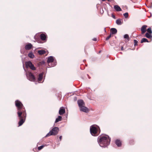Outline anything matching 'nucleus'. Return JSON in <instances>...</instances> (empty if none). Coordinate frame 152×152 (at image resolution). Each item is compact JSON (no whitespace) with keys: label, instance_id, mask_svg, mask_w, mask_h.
<instances>
[{"label":"nucleus","instance_id":"nucleus-1","mask_svg":"<svg viewBox=\"0 0 152 152\" xmlns=\"http://www.w3.org/2000/svg\"><path fill=\"white\" fill-rule=\"evenodd\" d=\"M110 141V138L107 135L99 136L98 142L99 145L102 147H106L108 145Z\"/></svg>","mask_w":152,"mask_h":152},{"label":"nucleus","instance_id":"nucleus-2","mask_svg":"<svg viewBox=\"0 0 152 152\" xmlns=\"http://www.w3.org/2000/svg\"><path fill=\"white\" fill-rule=\"evenodd\" d=\"M15 104L17 107L18 117L20 118H22V115L23 114L24 117H26V110L22 103L18 100H16L15 102Z\"/></svg>","mask_w":152,"mask_h":152},{"label":"nucleus","instance_id":"nucleus-3","mask_svg":"<svg viewBox=\"0 0 152 152\" xmlns=\"http://www.w3.org/2000/svg\"><path fill=\"white\" fill-rule=\"evenodd\" d=\"M58 130L59 128L58 127H54L46 134L45 137H47L52 135H55L58 134Z\"/></svg>","mask_w":152,"mask_h":152},{"label":"nucleus","instance_id":"nucleus-4","mask_svg":"<svg viewBox=\"0 0 152 152\" xmlns=\"http://www.w3.org/2000/svg\"><path fill=\"white\" fill-rule=\"evenodd\" d=\"M90 132L91 134L94 136H96L98 135L97 128L94 125L90 127Z\"/></svg>","mask_w":152,"mask_h":152},{"label":"nucleus","instance_id":"nucleus-5","mask_svg":"<svg viewBox=\"0 0 152 152\" xmlns=\"http://www.w3.org/2000/svg\"><path fill=\"white\" fill-rule=\"evenodd\" d=\"M26 75L27 79L31 81H34L35 78L34 75L31 72H27Z\"/></svg>","mask_w":152,"mask_h":152},{"label":"nucleus","instance_id":"nucleus-6","mask_svg":"<svg viewBox=\"0 0 152 152\" xmlns=\"http://www.w3.org/2000/svg\"><path fill=\"white\" fill-rule=\"evenodd\" d=\"M26 67L27 68L29 67L32 70H35L36 69V68L33 64H32L31 62L30 61H28L26 62L25 63Z\"/></svg>","mask_w":152,"mask_h":152},{"label":"nucleus","instance_id":"nucleus-7","mask_svg":"<svg viewBox=\"0 0 152 152\" xmlns=\"http://www.w3.org/2000/svg\"><path fill=\"white\" fill-rule=\"evenodd\" d=\"M47 62L48 63H52L54 62L53 64L51 65L52 67H53L56 66V62L54 61V59L52 56H50L48 57L47 60Z\"/></svg>","mask_w":152,"mask_h":152},{"label":"nucleus","instance_id":"nucleus-8","mask_svg":"<svg viewBox=\"0 0 152 152\" xmlns=\"http://www.w3.org/2000/svg\"><path fill=\"white\" fill-rule=\"evenodd\" d=\"M77 103L80 108L85 106V103L83 101L82 99L79 100L77 101Z\"/></svg>","mask_w":152,"mask_h":152},{"label":"nucleus","instance_id":"nucleus-9","mask_svg":"<svg viewBox=\"0 0 152 152\" xmlns=\"http://www.w3.org/2000/svg\"><path fill=\"white\" fill-rule=\"evenodd\" d=\"M80 110L81 111L85 112L86 113H88L89 111L87 107H85V106L82 107H80Z\"/></svg>","mask_w":152,"mask_h":152},{"label":"nucleus","instance_id":"nucleus-10","mask_svg":"<svg viewBox=\"0 0 152 152\" xmlns=\"http://www.w3.org/2000/svg\"><path fill=\"white\" fill-rule=\"evenodd\" d=\"M22 116H21L22 118H20L19 117L20 119V121L18 122L19 126H21L25 122V120L23 118H26V117L25 118V117H23V114H22Z\"/></svg>","mask_w":152,"mask_h":152},{"label":"nucleus","instance_id":"nucleus-11","mask_svg":"<svg viewBox=\"0 0 152 152\" xmlns=\"http://www.w3.org/2000/svg\"><path fill=\"white\" fill-rule=\"evenodd\" d=\"M65 109L63 107H61L59 111V115H63L65 113Z\"/></svg>","mask_w":152,"mask_h":152},{"label":"nucleus","instance_id":"nucleus-12","mask_svg":"<svg viewBox=\"0 0 152 152\" xmlns=\"http://www.w3.org/2000/svg\"><path fill=\"white\" fill-rule=\"evenodd\" d=\"M147 26L144 25H143L141 28V33L143 34L145 33L146 31V28Z\"/></svg>","mask_w":152,"mask_h":152},{"label":"nucleus","instance_id":"nucleus-13","mask_svg":"<svg viewBox=\"0 0 152 152\" xmlns=\"http://www.w3.org/2000/svg\"><path fill=\"white\" fill-rule=\"evenodd\" d=\"M32 46V45L31 43H29L26 45L25 46V49L26 50H30Z\"/></svg>","mask_w":152,"mask_h":152},{"label":"nucleus","instance_id":"nucleus-14","mask_svg":"<svg viewBox=\"0 0 152 152\" xmlns=\"http://www.w3.org/2000/svg\"><path fill=\"white\" fill-rule=\"evenodd\" d=\"M114 8L117 11H120L122 10L120 7L118 5H115L114 6Z\"/></svg>","mask_w":152,"mask_h":152},{"label":"nucleus","instance_id":"nucleus-15","mask_svg":"<svg viewBox=\"0 0 152 152\" xmlns=\"http://www.w3.org/2000/svg\"><path fill=\"white\" fill-rule=\"evenodd\" d=\"M123 20L121 19H118L116 20V23L118 25H121L123 23Z\"/></svg>","mask_w":152,"mask_h":152},{"label":"nucleus","instance_id":"nucleus-16","mask_svg":"<svg viewBox=\"0 0 152 152\" xmlns=\"http://www.w3.org/2000/svg\"><path fill=\"white\" fill-rule=\"evenodd\" d=\"M111 34H115L117 32V29L114 28H112L110 29Z\"/></svg>","mask_w":152,"mask_h":152},{"label":"nucleus","instance_id":"nucleus-17","mask_svg":"<svg viewBox=\"0 0 152 152\" xmlns=\"http://www.w3.org/2000/svg\"><path fill=\"white\" fill-rule=\"evenodd\" d=\"M43 75V73H40L39 74V77L38 78V81L39 82V83H40L41 82H40L42 80V77Z\"/></svg>","mask_w":152,"mask_h":152},{"label":"nucleus","instance_id":"nucleus-18","mask_svg":"<svg viewBox=\"0 0 152 152\" xmlns=\"http://www.w3.org/2000/svg\"><path fill=\"white\" fill-rule=\"evenodd\" d=\"M62 117L61 116H58L57 118L55 121V123H57L59 121H61Z\"/></svg>","mask_w":152,"mask_h":152},{"label":"nucleus","instance_id":"nucleus-19","mask_svg":"<svg viewBox=\"0 0 152 152\" xmlns=\"http://www.w3.org/2000/svg\"><path fill=\"white\" fill-rule=\"evenodd\" d=\"M40 38L43 41L45 40L46 39V36L45 34H42L40 35Z\"/></svg>","mask_w":152,"mask_h":152},{"label":"nucleus","instance_id":"nucleus-20","mask_svg":"<svg viewBox=\"0 0 152 152\" xmlns=\"http://www.w3.org/2000/svg\"><path fill=\"white\" fill-rule=\"evenodd\" d=\"M115 144L118 147H120L121 146V142L120 140H116Z\"/></svg>","mask_w":152,"mask_h":152},{"label":"nucleus","instance_id":"nucleus-21","mask_svg":"<svg viewBox=\"0 0 152 152\" xmlns=\"http://www.w3.org/2000/svg\"><path fill=\"white\" fill-rule=\"evenodd\" d=\"M145 36L148 38H151L152 37V36L151 34L146 33L145 34Z\"/></svg>","mask_w":152,"mask_h":152},{"label":"nucleus","instance_id":"nucleus-22","mask_svg":"<svg viewBox=\"0 0 152 152\" xmlns=\"http://www.w3.org/2000/svg\"><path fill=\"white\" fill-rule=\"evenodd\" d=\"M38 53L40 55H43L45 53V51L44 50H39L38 51Z\"/></svg>","mask_w":152,"mask_h":152},{"label":"nucleus","instance_id":"nucleus-23","mask_svg":"<svg viewBox=\"0 0 152 152\" xmlns=\"http://www.w3.org/2000/svg\"><path fill=\"white\" fill-rule=\"evenodd\" d=\"M148 40L145 38H143L142 39L141 41V43H142L143 42H148Z\"/></svg>","mask_w":152,"mask_h":152},{"label":"nucleus","instance_id":"nucleus-24","mask_svg":"<svg viewBox=\"0 0 152 152\" xmlns=\"http://www.w3.org/2000/svg\"><path fill=\"white\" fill-rule=\"evenodd\" d=\"M28 56L31 58H33L34 57V55L32 52H30L28 53Z\"/></svg>","mask_w":152,"mask_h":152},{"label":"nucleus","instance_id":"nucleus-25","mask_svg":"<svg viewBox=\"0 0 152 152\" xmlns=\"http://www.w3.org/2000/svg\"><path fill=\"white\" fill-rule=\"evenodd\" d=\"M147 33H149L150 34H151L152 33V31L151 30V28H148L147 29Z\"/></svg>","mask_w":152,"mask_h":152},{"label":"nucleus","instance_id":"nucleus-26","mask_svg":"<svg viewBox=\"0 0 152 152\" xmlns=\"http://www.w3.org/2000/svg\"><path fill=\"white\" fill-rule=\"evenodd\" d=\"M124 38L125 39H127L128 40H129V36L127 34H126L124 36Z\"/></svg>","mask_w":152,"mask_h":152},{"label":"nucleus","instance_id":"nucleus-27","mask_svg":"<svg viewBox=\"0 0 152 152\" xmlns=\"http://www.w3.org/2000/svg\"><path fill=\"white\" fill-rule=\"evenodd\" d=\"M124 15L126 18H128V12H126L124 14Z\"/></svg>","mask_w":152,"mask_h":152},{"label":"nucleus","instance_id":"nucleus-28","mask_svg":"<svg viewBox=\"0 0 152 152\" xmlns=\"http://www.w3.org/2000/svg\"><path fill=\"white\" fill-rule=\"evenodd\" d=\"M44 147V145H41V146L38 147V149L39 150H40L41 149H42Z\"/></svg>","mask_w":152,"mask_h":152},{"label":"nucleus","instance_id":"nucleus-29","mask_svg":"<svg viewBox=\"0 0 152 152\" xmlns=\"http://www.w3.org/2000/svg\"><path fill=\"white\" fill-rule=\"evenodd\" d=\"M134 46L137 45V43L138 42V41L136 40H134Z\"/></svg>","mask_w":152,"mask_h":152},{"label":"nucleus","instance_id":"nucleus-30","mask_svg":"<svg viewBox=\"0 0 152 152\" xmlns=\"http://www.w3.org/2000/svg\"><path fill=\"white\" fill-rule=\"evenodd\" d=\"M111 34H110L106 38V40H108L111 37Z\"/></svg>","mask_w":152,"mask_h":152},{"label":"nucleus","instance_id":"nucleus-31","mask_svg":"<svg viewBox=\"0 0 152 152\" xmlns=\"http://www.w3.org/2000/svg\"><path fill=\"white\" fill-rule=\"evenodd\" d=\"M111 16L113 18L115 19V15H114L113 14H112Z\"/></svg>","mask_w":152,"mask_h":152},{"label":"nucleus","instance_id":"nucleus-32","mask_svg":"<svg viewBox=\"0 0 152 152\" xmlns=\"http://www.w3.org/2000/svg\"><path fill=\"white\" fill-rule=\"evenodd\" d=\"M93 40L94 41H97V39L96 38H94Z\"/></svg>","mask_w":152,"mask_h":152},{"label":"nucleus","instance_id":"nucleus-33","mask_svg":"<svg viewBox=\"0 0 152 152\" xmlns=\"http://www.w3.org/2000/svg\"><path fill=\"white\" fill-rule=\"evenodd\" d=\"M62 137V136H60L59 137V139H60V141H61V140Z\"/></svg>","mask_w":152,"mask_h":152},{"label":"nucleus","instance_id":"nucleus-34","mask_svg":"<svg viewBox=\"0 0 152 152\" xmlns=\"http://www.w3.org/2000/svg\"><path fill=\"white\" fill-rule=\"evenodd\" d=\"M121 50H123V47L122 46L121 47Z\"/></svg>","mask_w":152,"mask_h":152},{"label":"nucleus","instance_id":"nucleus-35","mask_svg":"<svg viewBox=\"0 0 152 152\" xmlns=\"http://www.w3.org/2000/svg\"><path fill=\"white\" fill-rule=\"evenodd\" d=\"M42 64H44L45 63V62H44V61H42Z\"/></svg>","mask_w":152,"mask_h":152},{"label":"nucleus","instance_id":"nucleus-36","mask_svg":"<svg viewBox=\"0 0 152 152\" xmlns=\"http://www.w3.org/2000/svg\"><path fill=\"white\" fill-rule=\"evenodd\" d=\"M102 1H104L106 0H102Z\"/></svg>","mask_w":152,"mask_h":152},{"label":"nucleus","instance_id":"nucleus-37","mask_svg":"<svg viewBox=\"0 0 152 152\" xmlns=\"http://www.w3.org/2000/svg\"><path fill=\"white\" fill-rule=\"evenodd\" d=\"M101 52V51H99V53H100Z\"/></svg>","mask_w":152,"mask_h":152},{"label":"nucleus","instance_id":"nucleus-38","mask_svg":"<svg viewBox=\"0 0 152 152\" xmlns=\"http://www.w3.org/2000/svg\"><path fill=\"white\" fill-rule=\"evenodd\" d=\"M104 30H105V31H106L105 28H104Z\"/></svg>","mask_w":152,"mask_h":152}]
</instances>
